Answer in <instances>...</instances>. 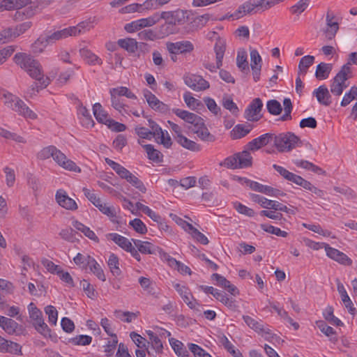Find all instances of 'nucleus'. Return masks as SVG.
<instances>
[{"label":"nucleus","mask_w":357,"mask_h":357,"mask_svg":"<svg viewBox=\"0 0 357 357\" xmlns=\"http://www.w3.org/2000/svg\"><path fill=\"white\" fill-rule=\"evenodd\" d=\"M38 6H29L25 8L22 11H17L15 14V19L19 20L24 17L25 18H31L32 17L37 11Z\"/></svg>","instance_id":"603ef678"},{"label":"nucleus","mask_w":357,"mask_h":357,"mask_svg":"<svg viewBox=\"0 0 357 357\" xmlns=\"http://www.w3.org/2000/svg\"><path fill=\"white\" fill-rule=\"evenodd\" d=\"M284 0H248L240 5L234 12L236 20L247 15H253L268 10Z\"/></svg>","instance_id":"f03ea898"},{"label":"nucleus","mask_w":357,"mask_h":357,"mask_svg":"<svg viewBox=\"0 0 357 357\" xmlns=\"http://www.w3.org/2000/svg\"><path fill=\"white\" fill-rule=\"evenodd\" d=\"M188 349L193 354L195 357H211L208 353L206 352L197 344L189 343Z\"/></svg>","instance_id":"774afa93"},{"label":"nucleus","mask_w":357,"mask_h":357,"mask_svg":"<svg viewBox=\"0 0 357 357\" xmlns=\"http://www.w3.org/2000/svg\"><path fill=\"white\" fill-rule=\"evenodd\" d=\"M253 200L259 203L263 208L274 209L275 211H284L287 213H293L294 211L287 208V206L277 202L269 200L258 195H252Z\"/></svg>","instance_id":"1a4fd4ad"},{"label":"nucleus","mask_w":357,"mask_h":357,"mask_svg":"<svg viewBox=\"0 0 357 357\" xmlns=\"http://www.w3.org/2000/svg\"><path fill=\"white\" fill-rule=\"evenodd\" d=\"M337 291L340 294L342 301L345 307L348 309L349 312L351 314H354L356 313V308L354 307L353 303L348 296L344 285L340 282L337 283Z\"/></svg>","instance_id":"bb28decb"},{"label":"nucleus","mask_w":357,"mask_h":357,"mask_svg":"<svg viewBox=\"0 0 357 357\" xmlns=\"http://www.w3.org/2000/svg\"><path fill=\"white\" fill-rule=\"evenodd\" d=\"M28 311L31 322L34 328L45 337L50 336L51 330L45 324L42 312L33 303H31L28 305Z\"/></svg>","instance_id":"20e7f679"},{"label":"nucleus","mask_w":357,"mask_h":357,"mask_svg":"<svg viewBox=\"0 0 357 357\" xmlns=\"http://www.w3.org/2000/svg\"><path fill=\"white\" fill-rule=\"evenodd\" d=\"M332 66L331 64L321 63L316 70L315 76L319 79H324L328 77Z\"/></svg>","instance_id":"c03bdc74"},{"label":"nucleus","mask_w":357,"mask_h":357,"mask_svg":"<svg viewBox=\"0 0 357 357\" xmlns=\"http://www.w3.org/2000/svg\"><path fill=\"white\" fill-rule=\"evenodd\" d=\"M326 26L324 30L325 36L327 40H332L335 38L339 30V24L335 20V16L331 11H328L326 15Z\"/></svg>","instance_id":"2eb2a0df"},{"label":"nucleus","mask_w":357,"mask_h":357,"mask_svg":"<svg viewBox=\"0 0 357 357\" xmlns=\"http://www.w3.org/2000/svg\"><path fill=\"white\" fill-rule=\"evenodd\" d=\"M268 112L273 115H278L281 113L282 108L280 103L276 100H270L266 103Z\"/></svg>","instance_id":"680f3d73"},{"label":"nucleus","mask_w":357,"mask_h":357,"mask_svg":"<svg viewBox=\"0 0 357 357\" xmlns=\"http://www.w3.org/2000/svg\"><path fill=\"white\" fill-rule=\"evenodd\" d=\"M49 43L45 36H40L31 45V48L33 54L42 53Z\"/></svg>","instance_id":"37998d69"},{"label":"nucleus","mask_w":357,"mask_h":357,"mask_svg":"<svg viewBox=\"0 0 357 357\" xmlns=\"http://www.w3.org/2000/svg\"><path fill=\"white\" fill-rule=\"evenodd\" d=\"M236 158H238V167L240 169L250 167L252 165V157L248 149L241 152L236 153Z\"/></svg>","instance_id":"2f4dec72"},{"label":"nucleus","mask_w":357,"mask_h":357,"mask_svg":"<svg viewBox=\"0 0 357 357\" xmlns=\"http://www.w3.org/2000/svg\"><path fill=\"white\" fill-rule=\"evenodd\" d=\"M274 144L279 151H290L298 144H301L300 139L292 132L282 133L274 137Z\"/></svg>","instance_id":"39448f33"},{"label":"nucleus","mask_w":357,"mask_h":357,"mask_svg":"<svg viewBox=\"0 0 357 357\" xmlns=\"http://www.w3.org/2000/svg\"><path fill=\"white\" fill-rule=\"evenodd\" d=\"M221 343L227 349V351L230 353L234 357H243L242 354L238 349H235L234 345L231 343V342L227 339L226 336H223L221 338Z\"/></svg>","instance_id":"5fc2aeb1"},{"label":"nucleus","mask_w":357,"mask_h":357,"mask_svg":"<svg viewBox=\"0 0 357 357\" xmlns=\"http://www.w3.org/2000/svg\"><path fill=\"white\" fill-rule=\"evenodd\" d=\"M137 250L144 255H153L160 251V248L148 241L132 239Z\"/></svg>","instance_id":"aec40b11"},{"label":"nucleus","mask_w":357,"mask_h":357,"mask_svg":"<svg viewBox=\"0 0 357 357\" xmlns=\"http://www.w3.org/2000/svg\"><path fill=\"white\" fill-rule=\"evenodd\" d=\"M93 112L96 120L100 123L107 125L111 120L108 117V113L102 108L100 103L97 102L93 105Z\"/></svg>","instance_id":"cd10ccee"},{"label":"nucleus","mask_w":357,"mask_h":357,"mask_svg":"<svg viewBox=\"0 0 357 357\" xmlns=\"http://www.w3.org/2000/svg\"><path fill=\"white\" fill-rule=\"evenodd\" d=\"M77 115L83 117L82 123L86 128L93 127L95 123L86 107L80 104L77 109Z\"/></svg>","instance_id":"c9c22d12"},{"label":"nucleus","mask_w":357,"mask_h":357,"mask_svg":"<svg viewBox=\"0 0 357 357\" xmlns=\"http://www.w3.org/2000/svg\"><path fill=\"white\" fill-rule=\"evenodd\" d=\"M108 266L110 268L111 272L114 275L119 276L120 275L121 271L119 268V258L117 256L114 254H111L109 255V259H108Z\"/></svg>","instance_id":"864d4df0"},{"label":"nucleus","mask_w":357,"mask_h":357,"mask_svg":"<svg viewBox=\"0 0 357 357\" xmlns=\"http://www.w3.org/2000/svg\"><path fill=\"white\" fill-rule=\"evenodd\" d=\"M75 28H65L62 30L56 31L50 35L45 36L49 44L55 43L57 40L66 38L76 32Z\"/></svg>","instance_id":"412c9836"},{"label":"nucleus","mask_w":357,"mask_h":357,"mask_svg":"<svg viewBox=\"0 0 357 357\" xmlns=\"http://www.w3.org/2000/svg\"><path fill=\"white\" fill-rule=\"evenodd\" d=\"M90 271L96 275V277L102 280L105 281L106 277L104 274L103 270L102 269L100 264L96 261L92 257H88V265Z\"/></svg>","instance_id":"f704fd0d"},{"label":"nucleus","mask_w":357,"mask_h":357,"mask_svg":"<svg viewBox=\"0 0 357 357\" xmlns=\"http://www.w3.org/2000/svg\"><path fill=\"white\" fill-rule=\"evenodd\" d=\"M81 56L91 65H102V61L100 58L93 54L91 50L86 48H82L79 50Z\"/></svg>","instance_id":"58836bf2"},{"label":"nucleus","mask_w":357,"mask_h":357,"mask_svg":"<svg viewBox=\"0 0 357 357\" xmlns=\"http://www.w3.org/2000/svg\"><path fill=\"white\" fill-rule=\"evenodd\" d=\"M183 79L185 84L194 91H204L210 87L208 82L200 75L188 74L184 76Z\"/></svg>","instance_id":"6e6552de"},{"label":"nucleus","mask_w":357,"mask_h":357,"mask_svg":"<svg viewBox=\"0 0 357 357\" xmlns=\"http://www.w3.org/2000/svg\"><path fill=\"white\" fill-rule=\"evenodd\" d=\"M325 250L326 252L327 256L337 261L340 264L344 265V266H350L352 264V260L344 252H340V250L331 248L329 246V245H325Z\"/></svg>","instance_id":"dca6fc26"},{"label":"nucleus","mask_w":357,"mask_h":357,"mask_svg":"<svg viewBox=\"0 0 357 357\" xmlns=\"http://www.w3.org/2000/svg\"><path fill=\"white\" fill-rule=\"evenodd\" d=\"M214 297L231 310H234L237 307L235 300L228 297L224 291L217 289Z\"/></svg>","instance_id":"e433bc0d"},{"label":"nucleus","mask_w":357,"mask_h":357,"mask_svg":"<svg viewBox=\"0 0 357 357\" xmlns=\"http://www.w3.org/2000/svg\"><path fill=\"white\" fill-rule=\"evenodd\" d=\"M243 319L245 324L252 330L258 333L262 337H264L266 340H269L273 337V335L271 332V330L268 328H266L263 324L262 321H257L250 316L243 315Z\"/></svg>","instance_id":"9d476101"},{"label":"nucleus","mask_w":357,"mask_h":357,"mask_svg":"<svg viewBox=\"0 0 357 357\" xmlns=\"http://www.w3.org/2000/svg\"><path fill=\"white\" fill-rule=\"evenodd\" d=\"M0 98L6 106L24 118L30 119H36L37 118V114L30 109L23 100L15 95L2 90L0 91Z\"/></svg>","instance_id":"7ed1b4c3"},{"label":"nucleus","mask_w":357,"mask_h":357,"mask_svg":"<svg viewBox=\"0 0 357 357\" xmlns=\"http://www.w3.org/2000/svg\"><path fill=\"white\" fill-rule=\"evenodd\" d=\"M226 50L225 40H218L215 44L214 50L216 55V68H220L222 65V59Z\"/></svg>","instance_id":"72a5a7b5"},{"label":"nucleus","mask_w":357,"mask_h":357,"mask_svg":"<svg viewBox=\"0 0 357 357\" xmlns=\"http://www.w3.org/2000/svg\"><path fill=\"white\" fill-rule=\"evenodd\" d=\"M252 128L250 123L238 124L231 131V137L233 139H238L246 136Z\"/></svg>","instance_id":"a878e982"},{"label":"nucleus","mask_w":357,"mask_h":357,"mask_svg":"<svg viewBox=\"0 0 357 357\" xmlns=\"http://www.w3.org/2000/svg\"><path fill=\"white\" fill-rule=\"evenodd\" d=\"M0 326L8 334L17 333L18 324L9 318L0 315Z\"/></svg>","instance_id":"473e14b6"},{"label":"nucleus","mask_w":357,"mask_h":357,"mask_svg":"<svg viewBox=\"0 0 357 357\" xmlns=\"http://www.w3.org/2000/svg\"><path fill=\"white\" fill-rule=\"evenodd\" d=\"M273 167L287 181H291L298 185L303 187V188L305 185H307V181L304 179L301 176L290 172L283 167L275 164L273 165Z\"/></svg>","instance_id":"4468645a"},{"label":"nucleus","mask_w":357,"mask_h":357,"mask_svg":"<svg viewBox=\"0 0 357 357\" xmlns=\"http://www.w3.org/2000/svg\"><path fill=\"white\" fill-rule=\"evenodd\" d=\"M166 47L170 54H186L194 51V45L189 40L166 43Z\"/></svg>","instance_id":"0eeeda50"},{"label":"nucleus","mask_w":357,"mask_h":357,"mask_svg":"<svg viewBox=\"0 0 357 357\" xmlns=\"http://www.w3.org/2000/svg\"><path fill=\"white\" fill-rule=\"evenodd\" d=\"M323 316L326 321L333 325L337 326H341L343 325V323L338 318L334 316L333 308L332 306H328L325 309L323 312Z\"/></svg>","instance_id":"49530a36"},{"label":"nucleus","mask_w":357,"mask_h":357,"mask_svg":"<svg viewBox=\"0 0 357 357\" xmlns=\"http://www.w3.org/2000/svg\"><path fill=\"white\" fill-rule=\"evenodd\" d=\"M54 160L63 169L75 172H80L81 169L71 160L68 159L66 155L60 150L56 148L53 155Z\"/></svg>","instance_id":"9b49d317"},{"label":"nucleus","mask_w":357,"mask_h":357,"mask_svg":"<svg viewBox=\"0 0 357 357\" xmlns=\"http://www.w3.org/2000/svg\"><path fill=\"white\" fill-rule=\"evenodd\" d=\"M318 102L325 106H328L331 103V95L328 88L325 85H321L313 91Z\"/></svg>","instance_id":"5701e85b"},{"label":"nucleus","mask_w":357,"mask_h":357,"mask_svg":"<svg viewBox=\"0 0 357 357\" xmlns=\"http://www.w3.org/2000/svg\"><path fill=\"white\" fill-rule=\"evenodd\" d=\"M314 61V57L310 55L305 56L301 58L298 64L299 73L305 74L308 68L313 64Z\"/></svg>","instance_id":"6e6d98bb"},{"label":"nucleus","mask_w":357,"mask_h":357,"mask_svg":"<svg viewBox=\"0 0 357 357\" xmlns=\"http://www.w3.org/2000/svg\"><path fill=\"white\" fill-rule=\"evenodd\" d=\"M56 200L61 206L66 209L75 211L77 208V205L75 200L69 197L63 190H59L56 192Z\"/></svg>","instance_id":"a211bd4d"},{"label":"nucleus","mask_w":357,"mask_h":357,"mask_svg":"<svg viewBox=\"0 0 357 357\" xmlns=\"http://www.w3.org/2000/svg\"><path fill=\"white\" fill-rule=\"evenodd\" d=\"M192 130L204 142H213L215 141V137L208 131L204 121L197 127L192 128Z\"/></svg>","instance_id":"b1692460"},{"label":"nucleus","mask_w":357,"mask_h":357,"mask_svg":"<svg viewBox=\"0 0 357 357\" xmlns=\"http://www.w3.org/2000/svg\"><path fill=\"white\" fill-rule=\"evenodd\" d=\"M14 62L25 70L33 79L39 82L41 88L47 87L50 82L49 77L44 76L43 70L40 62L31 54L18 52L13 57Z\"/></svg>","instance_id":"f257e3e1"},{"label":"nucleus","mask_w":357,"mask_h":357,"mask_svg":"<svg viewBox=\"0 0 357 357\" xmlns=\"http://www.w3.org/2000/svg\"><path fill=\"white\" fill-rule=\"evenodd\" d=\"M183 99L188 107L192 109H198L204 107L202 102L192 97L190 92L184 93Z\"/></svg>","instance_id":"a18cd8bd"},{"label":"nucleus","mask_w":357,"mask_h":357,"mask_svg":"<svg viewBox=\"0 0 357 357\" xmlns=\"http://www.w3.org/2000/svg\"><path fill=\"white\" fill-rule=\"evenodd\" d=\"M350 77H351V75H348L340 70L331 84V92L335 96H340L344 89L347 86L345 82Z\"/></svg>","instance_id":"ddd939ff"},{"label":"nucleus","mask_w":357,"mask_h":357,"mask_svg":"<svg viewBox=\"0 0 357 357\" xmlns=\"http://www.w3.org/2000/svg\"><path fill=\"white\" fill-rule=\"evenodd\" d=\"M309 3V0H300L290 8V11L292 14L298 15L307 9Z\"/></svg>","instance_id":"bf43d9fd"},{"label":"nucleus","mask_w":357,"mask_h":357,"mask_svg":"<svg viewBox=\"0 0 357 357\" xmlns=\"http://www.w3.org/2000/svg\"><path fill=\"white\" fill-rule=\"evenodd\" d=\"M294 163L298 167H301L307 170H311L314 173L319 174H325V172L321 168L307 160L296 159L294 160Z\"/></svg>","instance_id":"a19ab883"},{"label":"nucleus","mask_w":357,"mask_h":357,"mask_svg":"<svg viewBox=\"0 0 357 357\" xmlns=\"http://www.w3.org/2000/svg\"><path fill=\"white\" fill-rule=\"evenodd\" d=\"M173 286L182 298L183 302L185 303L190 309H195L197 303L196 300L194 299L189 288L178 283H175Z\"/></svg>","instance_id":"f3484780"},{"label":"nucleus","mask_w":357,"mask_h":357,"mask_svg":"<svg viewBox=\"0 0 357 357\" xmlns=\"http://www.w3.org/2000/svg\"><path fill=\"white\" fill-rule=\"evenodd\" d=\"M106 163L109 165L116 173L123 179L128 181L132 173L120 164L111 159L105 158Z\"/></svg>","instance_id":"c756f323"},{"label":"nucleus","mask_w":357,"mask_h":357,"mask_svg":"<svg viewBox=\"0 0 357 357\" xmlns=\"http://www.w3.org/2000/svg\"><path fill=\"white\" fill-rule=\"evenodd\" d=\"M169 343L178 357H190L188 351L181 341L171 338L169 339Z\"/></svg>","instance_id":"79ce46f5"},{"label":"nucleus","mask_w":357,"mask_h":357,"mask_svg":"<svg viewBox=\"0 0 357 357\" xmlns=\"http://www.w3.org/2000/svg\"><path fill=\"white\" fill-rule=\"evenodd\" d=\"M176 142L183 148L191 151H201V146L195 142L188 139L183 135H178L176 137Z\"/></svg>","instance_id":"c85d7f7f"},{"label":"nucleus","mask_w":357,"mask_h":357,"mask_svg":"<svg viewBox=\"0 0 357 357\" xmlns=\"http://www.w3.org/2000/svg\"><path fill=\"white\" fill-rule=\"evenodd\" d=\"M272 138V134L266 133L248 142V144L246 145V148L251 151L259 150L261 147L268 144Z\"/></svg>","instance_id":"6ab92c4d"},{"label":"nucleus","mask_w":357,"mask_h":357,"mask_svg":"<svg viewBox=\"0 0 357 357\" xmlns=\"http://www.w3.org/2000/svg\"><path fill=\"white\" fill-rule=\"evenodd\" d=\"M98 208L101 213L107 215L112 222H119L118 213L119 210L118 211L114 206L102 202Z\"/></svg>","instance_id":"393cba45"},{"label":"nucleus","mask_w":357,"mask_h":357,"mask_svg":"<svg viewBox=\"0 0 357 357\" xmlns=\"http://www.w3.org/2000/svg\"><path fill=\"white\" fill-rule=\"evenodd\" d=\"M220 165L225 167L228 169H240L238 167V158H236V153L226 158L222 162L220 163Z\"/></svg>","instance_id":"69168bd1"},{"label":"nucleus","mask_w":357,"mask_h":357,"mask_svg":"<svg viewBox=\"0 0 357 357\" xmlns=\"http://www.w3.org/2000/svg\"><path fill=\"white\" fill-rule=\"evenodd\" d=\"M110 93H115L116 96H126L130 99H137V96L127 87L120 86L110 90Z\"/></svg>","instance_id":"13d9d810"},{"label":"nucleus","mask_w":357,"mask_h":357,"mask_svg":"<svg viewBox=\"0 0 357 357\" xmlns=\"http://www.w3.org/2000/svg\"><path fill=\"white\" fill-rule=\"evenodd\" d=\"M357 65V52H352L349 55L348 61L342 68L340 71L345 73L348 75H351V65Z\"/></svg>","instance_id":"052dcab7"},{"label":"nucleus","mask_w":357,"mask_h":357,"mask_svg":"<svg viewBox=\"0 0 357 357\" xmlns=\"http://www.w3.org/2000/svg\"><path fill=\"white\" fill-rule=\"evenodd\" d=\"M146 333L151 342L153 349L156 353H161L163 349V345L158 335L151 331H148Z\"/></svg>","instance_id":"09e8293b"},{"label":"nucleus","mask_w":357,"mask_h":357,"mask_svg":"<svg viewBox=\"0 0 357 357\" xmlns=\"http://www.w3.org/2000/svg\"><path fill=\"white\" fill-rule=\"evenodd\" d=\"M56 148V146L52 145L43 148L38 153L37 158L42 160H47L51 157L53 158Z\"/></svg>","instance_id":"0e129e2a"},{"label":"nucleus","mask_w":357,"mask_h":357,"mask_svg":"<svg viewBox=\"0 0 357 357\" xmlns=\"http://www.w3.org/2000/svg\"><path fill=\"white\" fill-rule=\"evenodd\" d=\"M186 14V10L181 9H176L171 11H162L161 13H158L159 21L160 20H164L167 22V24H169L173 26L176 25H182L188 19Z\"/></svg>","instance_id":"423d86ee"},{"label":"nucleus","mask_w":357,"mask_h":357,"mask_svg":"<svg viewBox=\"0 0 357 357\" xmlns=\"http://www.w3.org/2000/svg\"><path fill=\"white\" fill-rule=\"evenodd\" d=\"M45 312L48 315L49 323L55 326L58 319V311L56 307L53 305H47L45 307Z\"/></svg>","instance_id":"e2e57ef3"},{"label":"nucleus","mask_w":357,"mask_h":357,"mask_svg":"<svg viewBox=\"0 0 357 357\" xmlns=\"http://www.w3.org/2000/svg\"><path fill=\"white\" fill-rule=\"evenodd\" d=\"M73 227L76 229L82 231L89 238L95 241H97V242L98 241V238L97 237L96 234L92 230H91L89 227H87L86 226L83 225L82 223H81L78 221H75L73 222Z\"/></svg>","instance_id":"8fccbe9b"},{"label":"nucleus","mask_w":357,"mask_h":357,"mask_svg":"<svg viewBox=\"0 0 357 357\" xmlns=\"http://www.w3.org/2000/svg\"><path fill=\"white\" fill-rule=\"evenodd\" d=\"M263 107V102L259 98H255L246 108L244 117L250 121H257L261 119L259 112Z\"/></svg>","instance_id":"f8f14e48"},{"label":"nucleus","mask_w":357,"mask_h":357,"mask_svg":"<svg viewBox=\"0 0 357 357\" xmlns=\"http://www.w3.org/2000/svg\"><path fill=\"white\" fill-rule=\"evenodd\" d=\"M145 149L148 158L155 162H161L163 159V155L160 151L154 149L152 144H146L143 146Z\"/></svg>","instance_id":"ea45409f"},{"label":"nucleus","mask_w":357,"mask_h":357,"mask_svg":"<svg viewBox=\"0 0 357 357\" xmlns=\"http://www.w3.org/2000/svg\"><path fill=\"white\" fill-rule=\"evenodd\" d=\"M109 239L113 241L116 244L124 250L127 251L132 245L131 242L126 237L116 233H111L107 235Z\"/></svg>","instance_id":"4c0bfd02"},{"label":"nucleus","mask_w":357,"mask_h":357,"mask_svg":"<svg viewBox=\"0 0 357 357\" xmlns=\"http://www.w3.org/2000/svg\"><path fill=\"white\" fill-rule=\"evenodd\" d=\"M140 29L155 25L159 22L158 12L146 18H142L137 20Z\"/></svg>","instance_id":"3c124183"},{"label":"nucleus","mask_w":357,"mask_h":357,"mask_svg":"<svg viewBox=\"0 0 357 357\" xmlns=\"http://www.w3.org/2000/svg\"><path fill=\"white\" fill-rule=\"evenodd\" d=\"M21 349L19 344L6 340L0 336V352L19 354H21Z\"/></svg>","instance_id":"4be33fe9"},{"label":"nucleus","mask_w":357,"mask_h":357,"mask_svg":"<svg viewBox=\"0 0 357 357\" xmlns=\"http://www.w3.org/2000/svg\"><path fill=\"white\" fill-rule=\"evenodd\" d=\"M135 206L137 210L142 211L154 222H159L160 220H162L161 217L153 211H152L149 206H145L140 202H137L135 204Z\"/></svg>","instance_id":"de8ad7c7"},{"label":"nucleus","mask_w":357,"mask_h":357,"mask_svg":"<svg viewBox=\"0 0 357 357\" xmlns=\"http://www.w3.org/2000/svg\"><path fill=\"white\" fill-rule=\"evenodd\" d=\"M236 64L239 69L243 72H249L248 62L247 61V54L245 52H238L236 57Z\"/></svg>","instance_id":"4d7b16f0"},{"label":"nucleus","mask_w":357,"mask_h":357,"mask_svg":"<svg viewBox=\"0 0 357 357\" xmlns=\"http://www.w3.org/2000/svg\"><path fill=\"white\" fill-rule=\"evenodd\" d=\"M119 46L130 54L135 53L138 50V43L132 38L119 39L117 41Z\"/></svg>","instance_id":"7c9ffc66"},{"label":"nucleus","mask_w":357,"mask_h":357,"mask_svg":"<svg viewBox=\"0 0 357 357\" xmlns=\"http://www.w3.org/2000/svg\"><path fill=\"white\" fill-rule=\"evenodd\" d=\"M139 39L144 40H155L160 39V36L152 29H145L138 33Z\"/></svg>","instance_id":"338daca9"}]
</instances>
